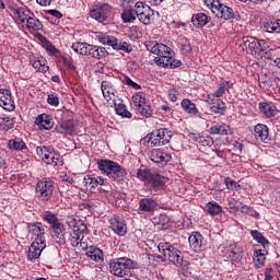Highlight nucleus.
Listing matches in <instances>:
<instances>
[{"instance_id":"obj_1","label":"nucleus","mask_w":280,"mask_h":280,"mask_svg":"<svg viewBox=\"0 0 280 280\" xmlns=\"http://www.w3.org/2000/svg\"><path fill=\"white\" fill-rule=\"evenodd\" d=\"M145 49L151 54H154V62L158 67H164L166 69H178L183 62L174 58V51L167 45L159 44L158 42H145Z\"/></svg>"},{"instance_id":"obj_2","label":"nucleus","mask_w":280,"mask_h":280,"mask_svg":"<svg viewBox=\"0 0 280 280\" xmlns=\"http://www.w3.org/2000/svg\"><path fill=\"white\" fill-rule=\"evenodd\" d=\"M109 272L114 275V277L125 278L132 277L131 270H137L139 265L137 261L128 258V257H120L114 258L109 260Z\"/></svg>"},{"instance_id":"obj_3","label":"nucleus","mask_w":280,"mask_h":280,"mask_svg":"<svg viewBox=\"0 0 280 280\" xmlns=\"http://www.w3.org/2000/svg\"><path fill=\"white\" fill-rule=\"evenodd\" d=\"M97 166L103 174H106L108 178L116 180V183H121V180L126 178V168L121 167L117 162L110 160H97Z\"/></svg>"},{"instance_id":"obj_4","label":"nucleus","mask_w":280,"mask_h":280,"mask_svg":"<svg viewBox=\"0 0 280 280\" xmlns=\"http://www.w3.org/2000/svg\"><path fill=\"white\" fill-rule=\"evenodd\" d=\"M137 176L140 180H143L144 185H148L155 191H161V189H164L165 184L167 183V178L161 175V173L148 170H138Z\"/></svg>"},{"instance_id":"obj_5","label":"nucleus","mask_w":280,"mask_h":280,"mask_svg":"<svg viewBox=\"0 0 280 280\" xmlns=\"http://www.w3.org/2000/svg\"><path fill=\"white\" fill-rule=\"evenodd\" d=\"M172 140V131L161 128L147 135L143 140L149 148H159L161 145H167Z\"/></svg>"},{"instance_id":"obj_6","label":"nucleus","mask_w":280,"mask_h":280,"mask_svg":"<svg viewBox=\"0 0 280 280\" xmlns=\"http://www.w3.org/2000/svg\"><path fill=\"white\" fill-rule=\"evenodd\" d=\"M203 3H206L207 8H209L212 14L218 19H223V21H231V19H235L233 8L221 3L220 0H203Z\"/></svg>"},{"instance_id":"obj_7","label":"nucleus","mask_w":280,"mask_h":280,"mask_svg":"<svg viewBox=\"0 0 280 280\" xmlns=\"http://www.w3.org/2000/svg\"><path fill=\"white\" fill-rule=\"evenodd\" d=\"M159 253L163 255L164 259H168L171 264H174L176 267L183 266L184 256L183 252L178 250L174 245L170 243H160L158 246Z\"/></svg>"},{"instance_id":"obj_8","label":"nucleus","mask_w":280,"mask_h":280,"mask_svg":"<svg viewBox=\"0 0 280 280\" xmlns=\"http://www.w3.org/2000/svg\"><path fill=\"white\" fill-rule=\"evenodd\" d=\"M97 40L98 43H102V45H108L117 51H125V54H130V51H132V45L127 42H119L117 37L112 35H97Z\"/></svg>"},{"instance_id":"obj_9","label":"nucleus","mask_w":280,"mask_h":280,"mask_svg":"<svg viewBox=\"0 0 280 280\" xmlns=\"http://www.w3.org/2000/svg\"><path fill=\"white\" fill-rule=\"evenodd\" d=\"M36 192L44 202H47L51 196H54V182L51 179H44L37 183Z\"/></svg>"},{"instance_id":"obj_10","label":"nucleus","mask_w":280,"mask_h":280,"mask_svg":"<svg viewBox=\"0 0 280 280\" xmlns=\"http://www.w3.org/2000/svg\"><path fill=\"white\" fill-rule=\"evenodd\" d=\"M243 46L245 49H249V51H255L256 54L259 51H268V45L264 39L257 40L255 37H244Z\"/></svg>"},{"instance_id":"obj_11","label":"nucleus","mask_w":280,"mask_h":280,"mask_svg":"<svg viewBox=\"0 0 280 280\" xmlns=\"http://www.w3.org/2000/svg\"><path fill=\"white\" fill-rule=\"evenodd\" d=\"M90 16L98 23H104L105 21H108V16H110V7L108 4H103L96 9H92L90 11Z\"/></svg>"},{"instance_id":"obj_12","label":"nucleus","mask_w":280,"mask_h":280,"mask_svg":"<svg viewBox=\"0 0 280 280\" xmlns=\"http://www.w3.org/2000/svg\"><path fill=\"white\" fill-rule=\"evenodd\" d=\"M51 229L50 235L54 242H56L58 246H65L67 244V228H65V224L61 223Z\"/></svg>"},{"instance_id":"obj_13","label":"nucleus","mask_w":280,"mask_h":280,"mask_svg":"<svg viewBox=\"0 0 280 280\" xmlns=\"http://www.w3.org/2000/svg\"><path fill=\"white\" fill-rule=\"evenodd\" d=\"M0 106L9 113H12V110H14V101H12V93L10 92V90H0Z\"/></svg>"},{"instance_id":"obj_14","label":"nucleus","mask_w":280,"mask_h":280,"mask_svg":"<svg viewBox=\"0 0 280 280\" xmlns=\"http://www.w3.org/2000/svg\"><path fill=\"white\" fill-rule=\"evenodd\" d=\"M9 10L13 12L16 20L20 21V23H25L31 16H33L34 12H32L27 7H12L9 5Z\"/></svg>"},{"instance_id":"obj_15","label":"nucleus","mask_w":280,"mask_h":280,"mask_svg":"<svg viewBox=\"0 0 280 280\" xmlns=\"http://www.w3.org/2000/svg\"><path fill=\"white\" fill-rule=\"evenodd\" d=\"M27 229H28V233H32V235H36V238L34 242L47 244V242L45 241V225H43V223L40 222L30 223Z\"/></svg>"},{"instance_id":"obj_16","label":"nucleus","mask_w":280,"mask_h":280,"mask_svg":"<svg viewBox=\"0 0 280 280\" xmlns=\"http://www.w3.org/2000/svg\"><path fill=\"white\" fill-rule=\"evenodd\" d=\"M189 139L203 148H211L213 145V138L205 133H189Z\"/></svg>"},{"instance_id":"obj_17","label":"nucleus","mask_w":280,"mask_h":280,"mask_svg":"<svg viewBox=\"0 0 280 280\" xmlns=\"http://www.w3.org/2000/svg\"><path fill=\"white\" fill-rule=\"evenodd\" d=\"M43 161L47 163V165H54V167H60V165H62V156L51 148L48 150Z\"/></svg>"},{"instance_id":"obj_18","label":"nucleus","mask_w":280,"mask_h":280,"mask_svg":"<svg viewBox=\"0 0 280 280\" xmlns=\"http://www.w3.org/2000/svg\"><path fill=\"white\" fill-rule=\"evenodd\" d=\"M46 246H47V243H40V242L34 241L28 248V254H27L28 259L31 261L32 259H38V257H40V253L45 250Z\"/></svg>"},{"instance_id":"obj_19","label":"nucleus","mask_w":280,"mask_h":280,"mask_svg":"<svg viewBox=\"0 0 280 280\" xmlns=\"http://www.w3.org/2000/svg\"><path fill=\"white\" fill-rule=\"evenodd\" d=\"M156 207H159V203L152 198H143L139 200V211H143L144 213H154Z\"/></svg>"},{"instance_id":"obj_20","label":"nucleus","mask_w":280,"mask_h":280,"mask_svg":"<svg viewBox=\"0 0 280 280\" xmlns=\"http://www.w3.org/2000/svg\"><path fill=\"white\" fill-rule=\"evenodd\" d=\"M268 135H270L268 126L264 124H258L255 126L254 136L257 141L260 143H266V141H268Z\"/></svg>"},{"instance_id":"obj_21","label":"nucleus","mask_w":280,"mask_h":280,"mask_svg":"<svg viewBox=\"0 0 280 280\" xmlns=\"http://www.w3.org/2000/svg\"><path fill=\"white\" fill-rule=\"evenodd\" d=\"M86 257H90V259L96 261V264L104 262V252L94 245L86 247Z\"/></svg>"},{"instance_id":"obj_22","label":"nucleus","mask_w":280,"mask_h":280,"mask_svg":"<svg viewBox=\"0 0 280 280\" xmlns=\"http://www.w3.org/2000/svg\"><path fill=\"white\" fill-rule=\"evenodd\" d=\"M35 124L40 130H51L54 128V120L51 119V116L46 114L38 115L35 119Z\"/></svg>"},{"instance_id":"obj_23","label":"nucleus","mask_w":280,"mask_h":280,"mask_svg":"<svg viewBox=\"0 0 280 280\" xmlns=\"http://www.w3.org/2000/svg\"><path fill=\"white\" fill-rule=\"evenodd\" d=\"M150 161H153V163H161L163 165L164 163H170V160L172 156L170 154L162 152L161 150H153L149 154Z\"/></svg>"},{"instance_id":"obj_24","label":"nucleus","mask_w":280,"mask_h":280,"mask_svg":"<svg viewBox=\"0 0 280 280\" xmlns=\"http://www.w3.org/2000/svg\"><path fill=\"white\" fill-rule=\"evenodd\" d=\"M88 56L95 58L96 60H103V58L108 56V50L102 46L90 45Z\"/></svg>"},{"instance_id":"obj_25","label":"nucleus","mask_w":280,"mask_h":280,"mask_svg":"<svg viewBox=\"0 0 280 280\" xmlns=\"http://www.w3.org/2000/svg\"><path fill=\"white\" fill-rule=\"evenodd\" d=\"M101 89L106 102H112V104H115V90L113 89V84H110L108 81H103Z\"/></svg>"},{"instance_id":"obj_26","label":"nucleus","mask_w":280,"mask_h":280,"mask_svg":"<svg viewBox=\"0 0 280 280\" xmlns=\"http://www.w3.org/2000/svg\"><path fill=\"white\" fill-rule=\"evenodd\" d=\"M110 228L114 233L120 236H124L126 233H128V226L126 225V221H124V219H114L110 222Z\"/></svg>"},{"instance_id":"obj_27","label":"nucleus","mask_w":280,"mask_h":280,"mask_svg":"<svg viewBox=\"0 0 280 280\" xmlns=\"http://www.w3.org/2000/svg\"><path fill=\"white\" fill-rule=\"evenodd\" d=\"M202 234L198 232H192L188 237L189 245L195 253H199V250H202Z\"/></svg>"},{"instance_id":"obj_28","label":"nucleus","mask_w":280,"mask_h":280,"mask_svg":"<svg viewBox=\"0 0 280 280\" xmlns=\"http://www.w3.org/2000/svg\"><path fill=\"white\" fill-rule=\"evenodd\" d=\"M182 108L188 115H192V117H201L202 116V113H200V110H198V107H196V105L192 102H190L188 98H184L182 101Z\"/></svg>"},{"instance_id":"obj_29","label":"nucleus","mask_w":280,"mask_h":280,"mask_svg":"<svg viewBox=\"0 0 280 280\" xmlns=\"http://www.w3.org/2000/svg\"><path fill=\"white\" fill-rule=\"evenodd\" d=\"M259 110L267 117V119H271V117L277 116V107L270 103H259Z\"/></svg>"},{"instance_id":"obj_30","label":"nucleus","mask_w":280,"mask_h":280,"mask_svg":"<svg viewBox=\"0 0 280 280\" xmlns=\"http://www.w3.org/2000/svg\"><path fill=\"white\" fill-rule=\"evenodd\" d=\"M59 132L61 135H73L75 132V121L73 119L59 122Z\"/></svg>"},{"instance_id":"obj_31","label":"nucleus","mask_w":280,"mask_h":280,"mask_svg":"<svg viewBox=\"0 0 280 280\" xmlns=\"http://www.w3.org/2000/svg\"><path fill=\"white\" fill-rule=\"evenodd\" d=\"M209 21H211V16L205 13H195L191 18V23L195 27H205Z\"/></svg>"},{"instance_id":"obj_32","label":"nucleus","mask_w":280,"mask_h":280,"mask_svg":"<svg viewBox=\"0 0 280 280\" xmlns=\"http://www.w3.org/2000/svg\"><path fill=\"white\" fill-rule=\"evenodd\" d=\"M8 148L9 150H13L14 152H23V150H27V145L21 138H14L9 140Z\"/></svg>"},{"instance_id":"obj_33","label":"nucleus","mask_w":280,"mask_h":280,"mask_svg":"<svg viewBox=\"0 0 280 280\" xmlns=\"http://www.w3.org/2000/svg\"><path fill=\"white\" fill-rule=\"evenodd\" d=\"M209 132L210 135H221V137H226V135L231 132V127L225 124H217L210 127Z\"/></svg>"},{"instance_id":"obj_34","label":"nucleus","mask_w":280,"mask_h":280,"mask_svg":"<svg viewBox=\"0 0 280 280\" xmlns=\"http://www.w3.org/2000/svg\"><path fill=\"white\" fill-rule=\"evenodd\" d=\"M266 255H268L266 249H257L254 252L253 259L256 268H261V266L266 264Z\"/></svg>"},{"instance_id":"obj_35","label":"nucleus","mask_w":280,"mask_h":280,"mask_svg":"<svg viewBox=\"0 0 280 280\" xmlns=\"http://www.w3.org/2000/svg\"><path fill=\"white\" fill-rule=\"evenodd\" d=\"M26 27L27 30H32L33 32H39V30H43V23L33 13V16L26 20Z\"/></svg>"},{"instance_id":"obj_36","label":"nucleus","mask_w":280,"mask_h":280,"mask_svg":"<svg viewBox=\"0 0 280 280\" xmlns=\"http://www.w3.org/2000/svg\"><path fill=\"white\" fill-rule=\"evenodd\" d=\"M91 47V44H86V43H73L71 48L73 49V51H75V54H80V56H89V49Z\"/></svg>"},{"instance_id":"obj_37","label":"nucleus","mask_w":280,"mask_h":280,"mask_svg":"<svg viewBox=\"0 0 280 280\" xmlns=\"http://www.w3.org/2000/svg\"><path fill=\"white\" fill-rule=\"evenodd\" d=\"M0 128H2V130H12V128H14V118L2 114L0 116Z\"/></svg>"},{"instance_id":"obj_38","label":"nucleus","mask_w":280,"mask_h":280,"mask_svg":"<svg viewBox=\"0 0 280 280\" xmlns=\"http://www.w3.org/2000/svg\"><path fill=\"white\" fill-rule=\"evenodd\" d=\"M43 220H45V222H47L48 224H50L51 229L62 224L59 220H58V214L52 213L51 211H46L43 215Z\"/></svg>"},{"instance_id":"obj_39","label":"nucleus","mask_w":280,"mask_h":280,"mask_svg":"<svg viewBox=\"0 0 280 280\" xmlns=\"http://www.w3.org/2000/svg\"><path fill=\"white\" fill-rule=\"evenodd\" d=\"M210 113H214L215 115H225L226 113V103L222 100H218L214 105L209 107Z\"/></svg>"},{"instance_id":"obj_40","label":"nucleus","mask_w":280,"mask_h":280,"mask_svg":"<svg viewBox=\"0 0 280 280\" xmlns=\"http://www.w3.org/2000/svg\"><path fill=\"white\" fill-rule=\"evenodd\" d=\"M116 114L126 119H132V113L128 112V108L124 103L114 104Z\"/></svg>"},{"instance_id":"obj_41","label":"nucleus","mask_w":280,"mask_h":280,"mask_svg":"<svg viewBox=\"0 0 280 280\" xmlns=\"http://www.w3.org/2000/svg\"><path fill=\"white\" fill-rule=\"evenodd\" d=\"M46 60L43 57H38L37 59L33 60L34 69H37L39 73H47L49 71V66H46Z\"/></svg>"},{"instance_id":"obj_42","label":"nucleus","mask_w":280,"mask_h":280,"mask_svg":"<svg viewBox=\"0 0 280 280\" xmlns=\"http://www.w3.org/2000/svg\"><path fill=\"white\" fill-rule=\"evenodd\" d=\"M250 235H252L253 240H255V242H257L258 244H261V246L264 248H266V246H268L270 244L268 238L264 237V234H261V232H259L257 230H252Z\"/></svg>"},{"instance_id":"obj_43","label":"nucleus","mask_w":280,"mask_h":280,"mask_svg":"<svg viewBox=\"0 0 280 280\" xmlns=\"http://www.w3.org/2000/svg\"><path fill=\"white\" fill-rule=\"evenodd\" d=\"M206 209L210 215H220V212L222 211V207L215 201L208 202Z\"/></svg>"},{"instance_id":"obj_44","label":"nucleus","mask_w":280,"mask_h":280,"mask_svg":"<svg viewBox=\"0 0 280 280\" xmlns=\"http://www.w3.org/2000/svg\"><path fill=\"white\" fill-rule=\"evenodd\" d=\"M121 19L124 23H132L133 21H137V15L135 13L133 9H127L121 13Z\"/></svg>"},{"instance_id":"obj_45","label":"nucleus","mask_w":280,"mask_h":280,"mask_svg":"<svg viewBox=\"0 0 280 280\" xmlns=\"http://www.w3.org/2000/svg\"><path fill=\"white\" fill-rule=\"evenodd\" d=\"M265 30L269 33L276 32L277 34H280V20L267 23Z\"/></svg>"},{"instance_id":"obj_46","label":"nucleus","mask_w":280,"mask_h":280,"mask_svg":"<svg viewBox=\"0 0 280 280\" xmlns=\"http://www.w3.org/2000/svg\"><path fill=\"white\" fill-rule=\"evenodd\" d=\"M80 221H81L80 218L70 215V217H67L66 224L69 226V229H72V232H74L75 229H78Z\"/></svg>"},{"instance_id":"obj_47","label":"nucleus","mask_w":280,"mask_h":280,"mask_svg":"<svg viewBox=\"0 0 280 280\" xmlns=\"http://www.w3.org/2000/svg\"><path fill=\"white\" fill-rule=\"evenodd\" d=\"M230 209H235V211L241 210V213H246L247 215H253V213H252L253 210L248 206H246L242 202H241V207L233 205V202H230Z\"/></svg>"},{"instance_id":"obj_48","label":"nucleus","mask_w":280,"mask_h":280,"mask_svg":"<svg viewBox=\"0 0 280 280\" xmlns=\"http://www.w3.org/2000/svg\"><path fill=\"white\" fill-rule=\"evenodd\" d=\"M150 10V7L143 4V2H137L133 8V13L136 14V18L140 16V14H143Z\"/></svg>"},{"instance_id":"obj_49","label":"nucleus","mask_w":280,"mask_h":280,"mask_svg":"<svg viewBox=\"0 0 280 280\" xmlns=\"http://www.w3.org/2000/svg\"><path fill=\"white\" fill-rule=\"evenodd\" d=\"M138 113H140V115H142V117H147V118L152 117V114H153L152 107L148 104L138 107Z\"/></svg>"},{"instance_id":"obj_50","label":"nucleus","mask_w":280,"mask_h":280,"mask_svg":"<svg viewBox=\"0 0 280 280\" xmlns=\"http://www.w3.org/2000/svg\"><path fill=\"white\" fill-rule=\"evenodd\" d=\"M132 102L135 103L137 108H141V106H145L148 104V103H145V96H143L141 94H136L132 97Z\"/></svg>"},{"instance_id":"obj_51","label":"nucleus","mask_w":280,"mask_h":280,"mask_svg":"<svg viewBox=\"0 0 280 280\" xmlns=\"http://www.w3.org/2000/svg\"><path fill=\"white\" fill-rule=\"evenodd\" d=\"M82 240L80 238V234L78 232H72L70 233V243L71 246H73L74 248H77V246H80Z\"/></svg>"},{"instance_id":"obj_52","label":"nucleus","mask_w":280,"mask_h":280,"mask_svg":"<svg viewBox=\"0 0 280 280\" xmlns=\"http://www.w3.org/2000/svg\"><path fill=\"white\" fill-rule=\"evenodd\" d=\"M137 19L140 23H143V25H150V9L138 15Z\"/></svg>"},{"instance_id":"obj_53","label":"nucleus","mask_w":280,"mask_h":280,"mask_svg":"<svg viewBox=\"0 0 280 280\" xmlns=\"http://www.w3.org/2000/svg\"><path fill=\"white\" fill-rule=\"evenodd\" d=\"M84 183L88 187H90V189H95L96 187H100L96 177H84Z\"/></svg>"},{"instance_id":"obj_54","label":"nucleus","mask_w":280,"mask_h":280,"mask_svg":"<svg viewBox=\"0 0 280 280\" xmlns=\"http://www.w3.org/2000/svg\"><path fill=\"white\" fill-rule=\"evenodd\" d=\"M47 102L50 106L57 107L60 104V98H58V94L52 93L48 95Z\"/></svg>"},{"instance_id":"obj_55","label":"nucleus","mask_w":280,"mask_h":280,"mask_svg":"<svg viewBox=\"0 0 280 280\" xmlns=\"http://www.w3.org/2000/svg\"><path fill=\"white\" fill-rule=\"evenodd\" d=\"M63 65L70 69V71H75V65H73V58L71 56H63L62 57Z\"/></svg>"},{"instance_id":"obj_56","label":"nucleus","mask_w":280,"mask_h":280,"mask_svg":"<svg viewBox=\"0 0 280 280\" xmlns=\"http://www.w3.org/2000/svg\"><path fill=\"white\" fill-rule=\"evenodd\" d=\"M224 183H225V187H228V189H237V187H240V184H237V182L233 180V178L231 177H225L224 178Z\"/></svg>"},{"instance_id":"obj_57","label":"nucleus","mask_w":280,"mask_h":280,"mask_svg":"<svg viewBox=\"0 0 280 280\" xmlns=\"http://www.w3.org/2000/svg\"><path fill=\"white\" fill-rule=\"evenodd\" d=\"M51 150V148H47V147H37L36 148V153L38 154V156H40L42 161L43 159H45V156L47 155V153Z\"/></svg>"},{"instance_id":"obj_58","label":"nucleus","mask_w":280,"mask_h":280,"mask_svg":"<svg viewBox=\"0 0 280 280\" xmlns=\"http://www.w3.org/2000/svg\"><path fill=\"white\" fill-rule=\"evenodd\" d=\"M218 100H221V98H219L214 93L208 94L206 102L209 105V108L212 107L213 105H215Z\"/></svg>"},{"instance_id":"obj_59","label":"nucleus","mask_w":280,"mask_h":280,"mask_svg":"<svg viewBox=\"0 0 280 280\" xmlns=\"http://www.w3.org/2000/svg\"><path fill=\"white\" fill-rule=\"evenodd\" d=\"M74 233H78L79 235L86 233V223L82 222V220L79 221V225L74 229Z\"/></svg>"},{"instance_id":"obj_60","label":"nucleus","mask_w":280,"mask_h":280,"mask_svg":"<svg viewBox=\"0 0 280 280\" xmlns=\"http://www.w3.org/2000/svg\"><path fill=\"white\" fill-rule=\"evenodd\" d=\"M126 84H128V86H132V89H136V91H139V89H141V85H139L137 82L132 81V79L126 77L125 79Z\"/></svg>"},{"instance_id":"obj_61","label":"nucleus","mask_w":280,"mask_h":280,"mask_svg":"<svg viewBox=\"0 0 280 280\" xmlns=\"http://www.w3.org/2000/svg\"><path fill=\"white\" fill-rule=\"evenodd\" d=\"M46 14H50V16H54L55 19H62V14L56 9L46 11Z\"/></svg>"},{"instance_id":"obj_62","label":"nucleus","mask_w":280,"mask_h":280,"mask_svg":"<svg viewBox=\"0 0 280 280\" xmlns=\"http://www.w3.org/2000/svg\"><path fill=\"white\" fill-rule=\"evenodd\" d=\"M224 93H226V85H221L215 92L214 95L217 97H222V95H224Z\"/></svg>"},{"instance_id":"obj_63","label":"nucleus","mask_w":280,"mask_h":280,"mask_svg":"<svg viewBox=\"0 0 280 280\" xmlns=\"http://www.w3.org/2000/svg\"><path fill=\"white\" fill-rule=\"evenodd\" d=\"M229 257L233 260V261H237L240 260V253L235 252L234 249L229 252Z\"/></svg>"},{"instance_id":"obj_64","label":"nucleus","mask_w":280,"mask_h":280,"mask_svg":"<svg viewBox=\"0 0 280 280\" xmlns=\"http://www.w3.org/2000/svg\"><path fill=\"white\" fill-rule=\"evenodd\" d=\"M233 145H234L235 152H237L238 154H242V150L244 148V144H242L237 141H234Z\"/></svg>"}]
</instances>
